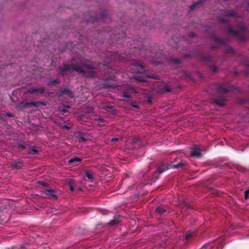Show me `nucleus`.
Here are the masks:
<instances>
[{
  "label": "nucleus",
  "instance_id": "1",
  "mask_svg": "<svg viewBox=\"0 0 249 249\" xmlns=\"http://www.w3.org/2000/svg\"><path fill=\"white\" fill-rule=\"evenodd\" d=\"M94 68L87 64H82L80 66H73L70 67L69 66H64L61 68L60 71L62 74L65 72H71V71L83 73L85 76L93 77L95 73L93 71Z\"/></svg>",
  "mask_w": 249,
  "mask_h": 249
},
{
  "label": "nucleus",
  "instance_id": "2",
  "mask_svg": "<svg viewBox=\"0 0 249 249\" xmlns=\"http://www.w3.org/2000/svg\"><path fill=\"white\" fill-rule=\"evenodd\" d=\"M246 27L244 25H242L241 26L240 31H236L231 28H229L228 30V33L241 40H244L245 39L243 37V33L246 30Z\"/></svg>",
  "mask_w": 249,
  "mask_h": 249
},
{
  "label": "nucleus",
  "instance_id": "3",
  "mask_svg": "<svg viewBox=\"0 0 249 249\" xmlns=\"http://www.w3.org/2000/svg\"><path fill=\"white\" fill-rule=\"evenodd\" d=\"M29 105H32L34 107H38L41 105L45 106L47 105V103L42 101H36L26 103L23 102L20 103V107H26Z\"/></svg>",
  "mask_w": 249,
  "mask_h": 249
},
{
  "label": "nucleus",
  "instance_id": "4",
  "mask_svg": "<svg viewBox=\"0 0 249 249\" xmlns=\"http://www.w3.org/2000/svg\"><path fill=\"white\" fill-rule=\"evenodd\" d=\"M191 155L192 157L199 158L201 156V150L196 145L192 147L191 149Z\"/></svg>",
  "mask_w": 249,
  "mask_h": 249
},
{
  "label": "nucleus",
  "instance_id": "5",
  "mask_svg": "<svg viewBox=\"0 0 249 249\" xmlns=\"http://www.w3.org/2000/svg\"><path fill=\"white\" fill-rule=\"evenodd\" d=\"M57 94L59 96H63V95L67 94L70 97L73 98L74 97V94L73 92L67 89H63L58 91Z\"/></svg>",
  "mask_w": 249,
  "mask_h": 249
},
{
  "label": "nucleus",
  "instance_id": "6",
  "mask_svg": "<svg viewBox=\"0 0 249 249\" xmlns=\"http://www.w3.org/2000/svg\"><path fill=\"white\" fill-rule=\"evenodd\" d=\"M44 91H45V89L44 88H32L29 89L28 90V92H29L30 93H42L44 92Z\"/></svg>",
  "mask_w": 249,
  "mask_h": 249
},
{
  "label": "nucleus",
  "instance_id": "7",
  "mask_svg": "<svg viewBox=\"0 0 249 249\" xmlns=\"http://www.w3.org/2000/svg\"><path fill=\"white\" fill-rule=\"evenodd\" d=\"M45 195L53 199H56L57 197L55 194V192L53 190H46L45 192Z\"/></svg>",
  "mask_w": 249,
  "mask_h": 249
},
{
  "label": "nucleus",
  "instance_id": "8",
  "mask_svg": "<svg viewBox=\"0 0 249 249\" xmlns=\"http://www.w3.org/2000/svg\"><path fill=\"white\" fill-rule=\"evenodd\" d=\"M81 160L82 159L81 158L75 157L70 159L68 161V163L69 164L76 165L78 164V163H79Z\"/></svg>",
  "mask_w": 249,
  "mask_h": 249
},
{
  "label": "nucleus",
  "instance_id": "9",
  "mask_svg": "<svg viewBox=\"0 0 249 249\" xmlns=\"http://www.w3.org/2000/svg\"><path fill=\"white\" fill-rule=\"evenodd\" d=\"M134 78L140 82H145V77L143 74L142 73H137L134 76Z\"/></svg>",
  "mask_w": 249,
  "mask_h": 249
},
{
  "label": "nucleus",
  "instance_id": "10",
  "mask_svg": "<svg viewBox=\"0 0 249 249\" xmlns=\"http://www.w3.org/2000/svg\"><path fill=\"white\" fill-rule=\"evenodd\" d=\"M226 99L224 97H219L214 101V102L220 107H222L225 105Z\"/></svg>",
  "mask_w": 249,
  "mask_h": 249
},
{
  "label": "nucleus",
  "instance_id": "11",
  "mask_svg": "<svg viewBox=\"0 0 249 249\" xmlns=\"http://www.w3.org/2000/svg\"><path fill=\"white\" fill-rule=\"evenodd\" d=\"M120 218L119 215L114 216V219L112 220L109 221L108 224L110 226H113L117 224L119 222V220Z\"/></svg>",
  "mask_w": 249,
  "mask_h": 249
},
{
  "label": "nucleus",
  "instance_id": "12",
  "mask_svg": "<svg viewBox=\"0 0 249 249\" xmlns=\"http://www.w3.org/2000/svg\"><path fill=\"white\" fill-rule=\"evenodd\" d=\"M168 168L166 165L164 164H162L158 167L157 171L159 173L161 174L165 171Z\"/></svg>",
  "mask_w": 249,
  "mask_h": 249
},
{
  "label": "nucleus",
  "instance_id": "13",
  "mask_svg": "<svg viewBox=\"0 0 249 249\" xmlns=\"http://www.w3.org/2000/svg\"><path fill=\"white\" fill-rule=\"evenodd\" d=\"M157 91L160 93H163L166 91H170L171 89L170 87H168L167 86H163L162 89L160 90H158V89H156Z\"/></svg>",
  "mask_w": 249,
  "mask_h": 249
},
{
  "label": "nucleus",
  "instance_id": "14",
  "mask_svg": "<svg viewBox=\"0 0 249 249\" xmlns=\"http://www.w3.org/2000/svg\"><path fill=\"white\" fill-rule=\"evenodd\" d=\"M227 15L229 17H237L236 13L232 10H230V11H229L228 12H227Z\"/></svg>",
  "mask_w": 249,
  "mask_h": 249
},
{
  "label": "nucleus",
  "instance_id": "15",
  "mask_svg": "<svg viewBox=\"0 0 249 249\" xmlns=\"http://www.w3.org/2000/svg\"><path fill=\"white\" fill-rule=\"evenodd\" d=\"M77 139L79 142H86L87 139L82 134L77 136Z\"/></svg>",
  "mask_w": 249,
  "mask_h": 249
},
{
  "label": "nucleus",
  "instance_id": "16",
  "mask_svg": "<svg viewBox=\"0 0 249 249\" xmlns=\"http://www.w3.org/2000/svg\"><path fill=\"white\" fill-rule=\"evenodd\" d=\"M85 176L87 178H88L89 179L92 180L93 179V176L92 174L89 171H86L85 173Z\"/></svg>",
  "mask_w": 249,
  "mask_h": 249
},
{
  "label": "nucleus",
  "instance_id": "17",
  "mask_svg": "<svg viewBox=\"0 0 249 249\" xmlns=\"http://www.w3.org/2000/svg\"><path fill=\"white\" fill-rule=\"evenodd\" d=\"M127 87H128V88H129V89H128V91H127L128 93H136L135 89L133 88V87H132L130 85H127Z\"/></svg>",
  "mask_w": 249,
  "mask_h": 249
},
{
  "label": "nucleus",
  "instance_id": "18",
  "mask_svg": "<svg viewBox=\"0 0 249 249\" xmlns=\"http://www.w3.org/2000/svg\"><path fill=\"white\" fill-rule=\"evenodd\" d=\"M194 234V232H188L186 233L185 236V239L186 240H188L190 238L193 236Z\"/></svg>",
  "mask_w": 249,
  "mask_h": 249
},
{
  "label": "nucleus",
  "instance_id": "19",
  "mask_svg": "<svg viewBox=\"0 0 249 249\" xmlns=\"http://www.w3.org/2000/svg\"><path fill=\"white\" fill-rule=\"evenodd\" d=\"M156 212L158 213L161 214V213H164V212H165V211L163 208L159 207L157 208Z\"/></svg>",
  "mask_w": 249,
  "mask_h": 249
},
{
  "label": "nucleus",
  "instance_id": "20",
  "mask_svg": "<svg viewBox=\"0 0 249 249\" xmlns=\"http://www.w3.org/2000/svg\"><path fill=\"white\" fill-rule=\"evenodd\" d=\"M219 90L221 92L227 93L228 92V91L229 90V89H228L225 88H219Z\"/></svg>",
  "mask_w": 249,
  "mask_h": 249
},
{
  "label": "nucleus",
  "instance_id": "21",
  "mask_svg": "<svg viewBox=\"0 0 249 249\" xmlns=\"http://www.w3.org/2000/svg\"><path fill=\"white\" fill-rule=\"evenodd\" d=\"M183 164L182 162H180L179 163H178L177 164L173 165V167L175 168H178L180 167L181 166H182Z\"/></svg>",
  "mask_w": 249,
  "mask_h": 249
},
{
  "label": "nucleus",
  "instance_id": "22",
  "mask_svg": "<svg viewBox=\"0 0 249 249\" xmlns=\"http://www.w3.org/2000/svg\"><path fill=\"white\" fill-rule=\"evenodd\" d=\"M200 3H201V2L199 1V2H197L193 4L190 7V9L193 10L195 8V7L196 6V5L200 4Z\"/></svg>",
  "mask_w": 249,
  "mask_h": 249
},
{
  "label": "nucleus",
  "instance_id": "23",
  "mask_svg": "<svg viewBox=\"0 0 249 249\" xmlns=\"http://www.w3.org/2000/svg\"><path fill=\"white\" fill-rule=\"evenodd\" d=\"M70 107H71L69 105H67L66 106H65L64 108H63L61 110V111L63 113H66L67 111V109L70 108Z\"/></svg>",
  "mask_w": 249,
  "mask_h": 249
},
{
  "label": "nucleus",
  "instance_id": "24",
  "mask_svg": "<svg viewBox=\"0 0 249 249\" xmlns=\"http://www.w3.org/2000/svg\"><path fill=\"white\" fill-rule=\"evenodd\" d=\"M30 150L31 151L33 152L35 154H37L38 153V150L36 149L35 147H32L30 148Z\"/></svg>",
  "mask_w": 249,
  "mask_h": 249
},
{
  "label": "nucleus",
  "instance_id": "25",
  "mask_svg": "<svg viewBox=\"0 0 249 249\" xmlns=\"http://www.w3.org/2000/svg\"><path fill=\"white\" fill-rule=\"evenodd\" d=\"M249 196V190H248L245 192V197L246 199H248Z\"/></svg>",
  "mask_w": 249,
  "mask_h": 249
},
{
  "label": "nucleus",
  "instance_id": "26",
  "mask_svg": "<svg viewBox=\"0 0 249 249\" xmlns=\"http://www.w3.org/2000/svg\"><path fill=\"white\" fill-rule=\"evenodd\" d=\"M115 56L116 58H113V60H118L119 61H121V58L118 56V53L115 54Z\"/></svg>",
  "mask_w": 249,
  "mask_h": 249
},
{
  "label": "nucleus",
  "instance_id": "27",
  "mask_svg": "<svg viewBox=\"0 0 249 249\" xmlns=\"http://www.w3.org/2000/svg\"><path fill=\"white\" fill-rule=\"evenodd\" d=\"M18 164H20V162H13L12 164V166L16 167L19 166L18 165Z\"/></svg>",
  "mask_w": 249,
  "mask_h": 249
},
{
  "label": "nucleus",
  "instance_id": "28",
  "mask_svg": "<svg viewBox=\"0 0 249 249\" xmlns=\"http://www.w3.org/2000/svg\"><path fill=\"white\" fill-rule=\"evenodd\" d=\"M58 83H59V81H58V80H54L53 81H51L50 84H58Z\"/></svg>",
  "mask_w": 249,
  "mask_h": 249
},
{
  "label": "nucleus",
  "instance_id": "29",
  "mask_svg": "<svg viewBox=\"0 0 249 249\" xmlns=\"http://www.w3.org/2000/svg\"><path fill=\"white\" fill-rule=\"evenodd\" d=\"M123 96L124 97L127 98H129L131 97L129 94H125V93H124V95H123Z\"/></svg>",
  "mask_w": 249,
  "mask_h": 249
},
{
  "label": "nucleus",
  "instance_id": "30",
  "mask_svg": "<svg viewBox=\"0 0 249 249\" xmlns=\"http://www.w3.org/2000/svg\"><path fill=\"white\" fill-rule=\"evenodd\" d=\"M118 141V139L117 138H112L111 139V142H115Z\"/></svg>",
  "mask_w": 249,
  "mask_h": 249
},
{
  "label": "nucleus",
  "instance_id": "31",
  "mask_svg": "<svg viewBox=\"0 0 249 249\" xmlns=\"http://www.w3.org/2000/svg\"><path fill=\"white\" fill-rule=\"evenodd\" d=\"M26 247L25 246V245L24 244H22L20 247V249H24V248H25Z\"/></svg>",
  "mask_w": 249,
  "mask_h": 249
},
{
  "label": "nucleus",
  "instance_id": "32",
  "mask_svg": "<svg viewBox=\"0 0 249 249\" xmlns=\"http://www.w3.org/2000/svg\"><path fill=\"white\" fill-rule=\"evenodd\" d=\"M7 115L10 117H14V115L12 113H8V114H7Z\"/></svg>",
  "mask_w": 249,
  "mask_h": 249
},
{
  "label": "nucleus",
  "instance_id": "33",
  "mask_svg": "<svg viewBox=\"0 0 249 249\" xmlns=\"http://www.w3.org/2000/svg\"><path fill=\"white\" fill-rule=\"evenodd\" d=\"M70 190L71 191H73L74 190V187L71 185H70Z\"/></svg>",
  "mask_w": 249,
  "mask_h": 249
},
{
  "label": "nucleus",
  "instance_id": "34",
  "mask_svg": "<svg viewBox=\"0 0 249 249\" xmlns=\"http://www.w3.org/2000/svg\"><path fill=\"white\" fill-rule=\"evenodd\" d=\"M98 122L99 123H102V122H103L104 121H103V119H99L98 120Z\"/></svg>",
  "mask_w": 249,
  "mask_h": 249
},
{
  "label": "nucleus",
  "instance_id": "35",
  "mask_svg": "<svg viewBox=\"0 0 249 249\" xmlns=\"http://www.w3.org/2000/svg\"><path fill=\"white\" fill-rule=\"evenodd\" d=\"M65 127L66 128H67V129H70V127L66 126V125L65 126Z\"/></svg>",
  "mask_w": 249,
  "mask_h": 249
},
{
  "label": "nucleus",
  "instance_id": "36",
  "mask_svg": "<svg viewBox=\"0 0 249 249\" xmlns=\"http://www.w3.org/2000/svg\"><path fill=\"white\" fill-rule=\"evenodd\" d=\"M133 107H135V108H138V106H137V105H133Z\"/></svg>",
  "mask_w": 249,
  "mask_h": 249
},
{
  "label": "nucleus",
  "instance_id": "37",
  "mask_svg": "<svg viewBox=\"0 0 249 249\" xmlns=\"http://www.w3.org/2000/svg\"><path fill=\"white\" fill-rule=\"evenodd\" d=\"M220 21H221V22H226V20H223V19H221V20H220Z\"/></svg>",
  "mask_w": 249,
  "mask_h": 249
},
{
  "label": "nucleus",
  "instance_id": "38",
  "mask_svg": "<svg viewBox=\"0 0 249 249\" xmlns=\"http://www.w3.org/2000/svg\"><path fill=\"white\" fill-rule=\"evenodd\" d=\"M107 107L108 108H110V109L112 108V107H109V106H107Z\"/></svg>",
  "mask_w": 249,
  "mask_h": 249
},
{
  "label": "nucleus",
  "instance_id": "39",
  "mask_svg": "<svg viewBox=\"0 0 249 249\" xmlns=\"http://www.w3.org/2000/svg\"><path fill=\"white\" fill-rule=\"evenodd\" d=\"M21 147L22 148H25V146H24L23 145H21Z\"/></svg>",
  "mask_w": 249,
  "mask_h": 249
},
{
  "label": "nucleus",
  "instance_id": "40",
  "mask_svg": "<svg viewBox=\"0 0 249 249\" xmlns=\"http://www.w3.org/2000/svg\"><path fill=\"white\" fill-rule=\"evenodd\" d=\"M45 184H46L45 183H41V184H42V185H44V186H45Z\"/></svg>",
  "mask_w": 249,
  "mask_h": 249
},
{
  "label": "nucleus",
  "instance_id": "41",
  "mask_svg": "<svg viewBox=\"0 0 249 249\" xmlns=\"http://www.w3.org/2000/svg\"><path fill=\"white\" fill-rule=\"evenodd\" d=\"M212 247H213L212 246H210V247L209 246H207L206 247V248H212Z\"/></svg>",
  "mask_w": 249,
  "mask_h": 249
},
{
  "label": "nucleus",
  "instance_id": "42",
  "mask_svg": "<svg viewBox=\"0 0 249 249\" xmlns=\"http://www.w3.org/2000/svg\"><path fill=\"white\" fill-rule=\"evenodd\" d=\"M176 62L177 63H179V62L178 61H176Z\"/></svg>",
  "mask_w": 249,
  "mask_h": 249
}]
</instances>
